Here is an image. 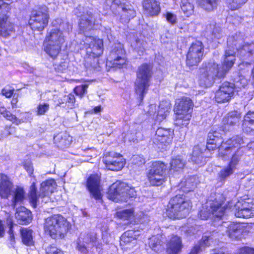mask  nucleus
<instances>
[{
  "mask_svg": "<svg viewBox=\"0 0 254 254\" xmlns=\"http://www.w3.org/2000/svg\"><path fill=\"white\" fill-rule=\"evenodd\" d=\"M13 91V88L5 87L2 90L1 93L2 94L5 96L6 98H10L12 95Z\"/></svg>",
  "mask_w": 254,
  "mask_h": 254,
  "instance_id": "13d9d810",
  "label": "nucleus"
},
{
  "mask_svg": "<svg viewBox=\"0 0 254 254\" xmlns=\"http://www.w3.org/2000/svg\"><path fill=\"white\" fill-rule=\"evenodd\" d=\"M245 143L246 141L242 137L238 135L233 136L220 145L219 156L224 160L231 157V161L228 165L235 169L240 158L236 150Z\"/></svg>",
  "mask_w": 254,
  "mask_h": 254,
  "instance_id": "f03ea898",
  "label": "nucleus"
},
{
  "mask_svg": "<svg viewBox=\"0 0 254 254\" xmlns=\"http://www.w3.org/2000/svg\"><path fill=\"white\" fill-rule=\"evenodd\" d=\"M234 85L228 82L223 83L215 93V101L218 103L229 101L234 95Z\"/></svg>",
  "mask_w": 254,
  "mask_h": 254,
  "instance_id": "412c9836",
  "label": "nucleus"
},
{
  "mask_svg": "<svg viewBox=\"0 0 254 254\" xmlns=\"http://www.w3.org/2000/svg\"><path fill=\"white\" fill-rule=\"evenodd\" d=\"M235 170V169L228 165L219 172L218 174L219 179L221 181L225 180L234 173Z\"/></svg>",
  "mask_w": 254,
  "mask_h": 254,
  "instance_id": "a18cd8bd",
  "label": "nucleus"
},
{
  "mask_svg": "<svg viewBox=\"0 0 254 254\" xmlns=\"http://www.w3.org/2000/svg\"><path fill=\"white\" fill-rule=\"evenodd\" d=\"M13 192L14 195L12 199V207L14 208L17 203L21 202L23 200L24 192L23 189L18 188Z\"/></svg>",
  "mask_w": 254,
  "mask_h": 254,
  "instance_id": "c03bdc74",
  "label": "nucleus"
},
{
  "mask_svg": "<svg viewBox=\"0 0 254 254\" xmlns=\"http://www.w3.org/2000/svg\"><path fill=\"white\" fill-rule=\"evenodd\" d=\"M133 163L136 166H141L145 163V159L139 155L134 156L132 158Z\"/></svg>",
  "mask_w": 254,
  "mask_h": 254,
  "instance_id": "5fc2aeb1",
  "label": "nucleus"
},
{
  "mask_svg": "<svg viewBox=\"0 0 254 254\" xmlns=\"http://www.w3.org/2000/svg\"><path fill=\"white\" fill-rule=\"evenodd\" d=\"M223 200L218 202L217 199L213 202L203 206L199 211L198 215L202 220H206L211 216L221 218L224 214L225 211L228 209L223 206Z\"/></svg>",
  "mask_w": 254,
  "mask_h": 254,
  "instance_id": "f8f14e48",
  "label": "nucleus"
},
{
  "mask_svg": "<svg viewBox=\"0 0 254 254\" xmlns=\"http://www.w3.org/2000/svg\"><path fill=\"white\" fill-rule=\"evenodd\" d=\"M126 62V52L123 45L120 43L115 44L107 59V64H111L115 67L121 68Z\"/></svg>",
  "mask_w": 254,
  "mask_h": 254,
  "instance_id": "2eb2a0df",
  "label": "nucleus"
},
{
  "mask_svg": "<svg viewBox=\"0 0 254 254\" xmlns=\"http://www.w3.org/2000/svg\"><path fill=\"white\" fill-rule=\"evenodd\" d=\"M88 87V84H87L77 86L74 88V92L76 95L82 97L86 93V90Z\"/></svg>",
  "mask_w": 254,
  "mask_h": 254,
  "instance_id": "8fccbe9b",
  "label": "nucleus"
},
{
  "mask_svg": "<svg viewBox=\"0 0 254 254\" xmlns=\"http://www.w3.org/2000/svg\"><path fill=\"white\" fill-rule=\"evenodd\" d=\"M199 5L206 11H211L216 6V0H198Z\"/></svg>",
  "mask_w": 254,
  "mask_h": 254,
  "instance_id": "37998d69",
  "label": "nucleus"
},
{
  "mask_svg": "<svg viewBox=\"0 0 254 254\" xmlns=\"http://www.w3.org/2000/svg\"><path fill=\"white\" fill-rule=\"evenodd\" d=\"M191 207L190 200L183 195H177L169 201L165 215L172 219H182L187 216Z\"/></svg>",
  "mask_w": 254,
  "mask_h": 254,
  "instance_id": "7ed1b4c3",
  "label": "nucleus"
},
{
  "mask_svg": "<svg viewBox=\"0 0 254 254\" xmlns=\"http://www.w3.org/2000/svg\"><path fill=\"white\" fill-rule=\"evenodd\" d=\"M165 17L167 22L171 24H174L177 23V16L173 13L167 12L165 14Z\"/></svg>",
  "mask_w": 254,
  "mask_h": 254,
  "instance_id": "603ef678",
  "label": "nucleus"
},
{
  "mask_svg": "<svg viewBox=\"0 0 254 254\" xmlns=\"http://www.w3.org/2000/svg\"><path fill=\"white\" fill-rule=\"evenodd\" d=\"M212 240V238L210 236L204 235L202 237L201 241V245L202 246V245L204 246H209L211 244V241Z\"/></svg>",
  "mask_w": 254,
  "mask_h": 254,
  "instance_id": "bf43d9fd",
  "label": "nucleus"
},
{
  "mask_svg": "<svg viewBox=\"0 0 254 254\" xmlns=\"http://www.w3.org/2000/svg\"><path fill=\"white\" fill-rule=\"evenodd\" d=\"M166 165L162 161H154L146 169V177L148 183L153 186H159L166 181Z\"/></svg>",
  "mask_w": 254,
  "mask_h": 254,
  "instance_id": "6e6552de",
  "label": "nucleus"
},
{
  "mask_svg": "<svg viewBox=\"0 0 254 254\" xmlns=\"http://www.w3.org/2000/svg\"><path fill=\"white\" fill-rule=\"evenodd\" d=\"M242 128L246 133H252L254 132V112H249L244 117Z\"/></svg>",
  "mask_w": 254,
  "mask_h": 254,
  "instance_id": "72a5a7b5",
  "label": "nucleus"
},
{
  "mask_svg": "<svg viewBox=\"0 0 254 254\" xmlns=\"http://www.w3.org/2000/svg\"><path fill=\"white\" fill-rule=\"evenodd\" d=\"M151 75V68L149 65L145 64L138 67L135 82V93L139 99L138 105L141 104L148 91Z\"/></svg>",
  "mask_w": 254,
  "mask_h": 254,
  "instance_id": "0eeeda50",
  "label": "nucleus"
},
{
  "mask_svg": "<svg viewBox=\"0 0 254 254\" xmlns=\"http://www.w3.org/2000/svg\"><path fill=\"white\" fill-rule=\"evenodd\" d=\"M142 4L144 13L148 16H156L160 12V3L156 0H143Z\"/></svg>",
  "mask_w": 254,
  "mask_h": 254,
  "instance_id": "bb28decb",
  "label": "nucleus"
},
{
  "mask_svg": "<svg viewBox=\"0 0 254 254\" xmlns=\"http://www.w3.org/2000/svg\"><path fill=\"white\" fill-rule=\"evenodd\" d=\"M49 110V104L46 103L39 104L36 108V114L38 116L44 115Z\"/></svg>",
  "mask_w": 254,
  "mask_h": 254,
  "instance_id": "09e8293b",
  "label": "nucleus"
},
{
  "mask_svg": "<svg viewBox=\"0 0 254 254\" xmlns=\"http://www.w3.org/2000/svg\"><path fill=\"white\" fill-rule=\"evenodd\" d=\"M75 14L80 17L79 26L81 31L83 32L87 31L92 29L93 22V17L91 12L84 11V8L79 6L74 10Z\"/></svg>",
  "mask_w": 254,
  "mask_h": 254,
  "instance_id": "aec40b11",
  "label": "nucleus"
},
{
  "mask_svg": "<svg viewBox=\"0 0 254 254\" xmlns=\"http://www.w3.org/2000/svg\"><path fill=\"white\" fill-rule=\"evenodd\" d=\"M127 15L128 19L133 17L135 15V12L134 10L129 9L127 12Z\"/></svg>",
  "mask_w": 254,
  "mask_h": 254,
  "instance_id": "338daca9",
  "label": "nucleus"
},
{
  "mask_svg": "<svg viewBox=\"0 0 254 254\" xmlns=\"http://www.w3.org/2000/svg\"><path fill=\"white\" fill-rule=\"evenodd\" d=\"M243 39L240 34L229 36L227 40L228 49L226 50L223 66L220 69L218 65L214 62H210L200 69L198 83L202 87H209L212 85L216 77H222L233 65L235 60L236 52L234 46L238 52L237 56H240L244 61L239 66L244 64H250L254 60V44L241 45Z\"/></svg>",
  "mask_w": 254,
  "mask_h": 254,
  "instance_id": "f257e3e1",
  "label": "nucleus"
},
{
  "mask_svg": "<svg viewBox=\"0 0 254 254\" xmlns=\"http://www.w3.org/2000/svg\"><path fill=\"white\" fill-rule=\"evenodd\" d=\"M47 254H64L63 252L56 247L50 246L46 250Z\"/></svg>",
  "mask_w": 254,
  "mask_h": 254,
  "instance_id": "864d4df0",
  "label": "nucleus"
},
{
  "mask_svg": "<svg viewBox=\"0 0 254 254\" xmlns=\"http://www.w3.org/2000/svg\"><path fill=\"white\" fill-rule=\"evenodd\" d=\"M131 46L135 50L139 55L142 54L144 51L143 42L137 37L133 36L130 39Z\"/></svg>",
  "mask_w": 254,
  "mask_h": 254,
  "instance_id": "79ce46f5",
  "label": "nucleus"
},
{
  "mask_svg": "<svg viewBox=\"0 0 254 254\" xmlns=\"http://www.w3.org/2000/svg\"><path fill=\"white\" fill-rule=\"evenodd\" d=\"M117 218L124 220H131L134 217V210L132 208L118 211L116 213Z\"/></svg>",
  "mask_w": 254,
  "mask_h": 254,
  "instance_id": "ea45409f",
  "label": "nucleus"
},
{
  "mask_svg": "<svg viewBox=\"0 0 254 254\" xmlns=\"http://www.w3.org/2000/svg\"><path fill=\"white\" fill-rule=\"evenodd\" d=\"M67 63L66 62H62L60 64H56L54 65L55 69L61 72H64L67 68Z\"/></svg>",
  "mask_w": 254,
  "mask_h": 254,
  "instance_id": "4d7b16f0",
  "label": "nucleus"
},
{
  "mask_svg": "<svg viewBox=\"0 0 254 254\" xmlns=\"http://www.w3.org/2000/svg\"><path fill=\"white\" fill-rule=\"evenodd\" d=\"M240 81H237L236 83V86H242V87H245L246 85H247L248 82L246 79H245L244 77L241 78Z\"/></svg>",
  "mask_w": 254,
  "mask_h": 254,
  "instance_id": "0e129e2a",
  "label": "nucleus"
},
{
  "mask_svg": "<svg viewBox=\"0 0 254 254\" xmlns=\"http://www.w3.org/2000/svg\"><path fill=\"white\" fill-rule=\"evenodd\" d=\"M241 253H246V254L252 253L253 254H254V249H250L249 248H244L241 250Z\"/></svg>",
  "mask_w": 254,
  "mask_h": 254,
  "instance_id": "69168bd1",
  "label": "nucleus"
},
{
  "mask_svg": "<svg viewBox=\"0 0 254 254\" xmlns=\"http://www.w3.org/2000/svg\"><path fill=\"white\" fill-rule=\"evenodd\" d=\"M21 234L23 243L28 246L32 245L34 243L32 231L26 228L21 230Z\"/></svg>",
  "mask_w": 254,
  "mask_h": 254,
  "instance_id": "58836bf2",
  "label": "nucleus"
},
{
  "mask_svg": "<svg viewBox=\"0 0 254 254\" xmlns=\"http://www.w3.org/2000/svg\"><path fill=\"white\" fill-rule=\"evenodd\" d=\"M64 100L66 101V105L68 108L72 109L74 107L75 97L73 94H69L64 97Z\"/></svg>",
  "mask_w": 254,
  "mask_h": 254,
  "instance_id": "3c124183",
  "label": "nucleus"
},
{
  "mask_svg": "<svg viewBox=\"0 0 254 254\" xmlns=\"http://www.w3.org/2000/svg\"><path fill=\"white\" fill-rule=\"evenodd\" d=\"M7 224L9 226L8 234L9 235V238L11 241L14 240V236L13 233L12 227H13V221L12 218L9 216L7 219Z\"/></svg>",
  "mask_w": 254,
  "mask_h": 254,
  "instance_id": "6e6d98bb",
  "label": "nucleus"
},
{
  "mask_svg": "<svg viewBox=\"0 0 254 254\" xmlns=\"http://www.w3.org/2000/svg\"><path fill=\"white\" fill-rule=\"evenodd\" d=\"M76 249L83 254H87L93 247L99 248L100 244L97 240L94 233H82L76 242Z\"/></svg>",
  "mask_w": 254,
  "mask_h": 254,
  "instance_id": "4468645a",
  "label": "nucleus"
},
{
  "mask_svg": "<svg viewBox=\"0 0 254 254\" xmlns=\"http://www.w3.org/2000/svg\"><path fill=\"white\" fill-rule=\"evenodd\" d=\"M84 45L86 47V53L89 55L87 59V63L91 62L93 58V64L91 65L92 68H97L98 66V60L96 57H98L103 53V41L96 37L85 36L83 41Z\"/></svg>",
  "mask_w": 254,
  "mask_h": 254,
  "instance_id": "9d476101",
  "label": "nucleus"
},
{
  "mask_svg": "<svg viewBox=\"0 0 254 254\" xmlns=\"http://www.w3.org/2000/svg\"><path fill=\"white\" fill-rule=\"evenodd\" d=\"M23 166L26 171L31 175L33 174V168L30 162L26 163L23 165Z\"/></svg>",
  "mask_w": 254,
  "mask_h": 254,
  "instance_id": "680f3d73",
  "label": "nucleus"
},
{
  "mask_svg": "<svg viewBox=\"0 0 254 254\" xmlns=\"http://www.w3.org/2000/svg\"><path fill=\"white\" fill-rule=\"evenodd\" d=\"M183 248L181 239L175 235L171 237L167 244V253L168 254H178Z\"/></svg>",
  "mask_w": 254,
  "mask_h": 254,
  "instance_id": "c756f323",
  "label": "nucleus"
},
{
  "mask_svg": "<svg viewBox=\"0 0 254 254\" xmlns=\"http://www.w3.org/2000/svg\"><path fill=\"white\" fill-rule=\"evenodd\" d=\"M202 159L201 149L199 145L195 146L193 148L191 156L192 161L195 163L201 165Z\"/></svg>",
  "mask_w": 254,
  "mask_h": 254,
  "instance_id": "49530a36",
  "label": "nucleus"
},
{
  "mask_svg": "<svg viewBox=\"0 0 254 254\" xmlns=\"http://www.w3.org/2000/svg\"><path fill=\"white\" fill-rule=\"evenodd\" d=\"M62 45L44 41V52L52 59H55L61 51Z\"/></svg>",
  "mask_w": 254,
  "mask_h": 254,
  "instance_id": "473e14b6",
  "label": "nucleus"
},
{
  "mask_svg": "<svg viewBox=\"0 0 254 254\" xmlns=\"http://www.w3.org/2000/svg\"><path fill=\"white\" fill-rule=\"evenodd\" d=\"M193 104L187 97H183L176 101L174 112L176 115L175 125L180 127H186L191 117Z\"/></svg>",
  "mask_w": 254,
  "mask_h": 254,
  "instance_id": "423d86ee",
  "label": "nucleus"
},
{
  "mask_svg": "<svg viewBox=\"0 0 254 254\" xmlns=\"http://www.w3.org/2000/svg\"><path fill=\"white\" fill-rule=\"evenodd\" d=\"M69 228V223L60 215H54L45 220L44 230L52 238H64Z\"/></svg>",
  "mask_w": 254,
  "mask_h": 254,
  "instance_id": "20e7f679",
  "label": "nucleus"
},
{
  "mask_svg": "<svg viewBox=\"0 0 254 254\" xmlns=\"http://www.w3.org/2000/svg\"><path fill=\"white\" fill-rule=\"evenodd\" d=\"M161 238V235H157L153 236L148 239V245L150 249L155 252L161 251L163 250V247L162 245Z\"/></svg>",
  "mask_w": 254,
  "mask_h": 254,
  "instance_id": "e433bc0d",
  "label": "nucleus"
},
{
  "mask_svg": "<svg viewBox=\"0 0 254 254\" xmlns=\"http://www.w3.org/2000/svg\"><path fill=\"white\" fill-rule=\"evenodd\" d=\"M100 181V177L96 174L91 175L87 181V187L91 195L97 200L102 198Z\"/></svg>",
  "mask_w": 254,
  "mask_h": 254,
  "instance_id": "393cba45",
  "label": "nucleus"
},
{
  "mask_svg": "<svg viewBox=\"0 0 254 254\" xmlns=\"http://www.w3.org/2000/svg\"><path fill=\"white\" fill-rule=\"evenodd\" d=\"M171 110V106L169 102L167 101H162L156 113V106L155 105H151L149 106L148 110V114L153 116V118L158 122H161L164 120L169 115Z\"/></svg>",
  "mask_w": 254,
  "mask_h": 254,
  "instance_id": "4be33fe9",
  "label": "nucleus"
},
{
  "mask_svg": "<svg viewBox=\"0 0 254 254\" xmlns=\"http://www.w3.org/2000/svg\"><path fill=\"white\" fill-rule=\"evenodd\" d=\"M241 117L240 114L237 111L229 113L223 120V126L221 127L222 131L225 133L231 129V127L239 122Z\"/></svg>",
  "mask_w": 254,
  "mask_h": 254,
  "instance_id": "c85d7f7f",
  "label": "nucleus"
},
{
  "mask_svg": "<svg viewBox=\"0 0 254 254\" xmlns=\"http://www.w3.org/2000/svg\"><path fill=\"white\" fill-rule=\"evenodd\" d=\"M49 19L48 8L43 6L34 12L29 20L33 30L41 31L47 26Z\"/></svg>",
  "mask_w": 254,
  "mask_h": 254,
  "instance_id": "ddd939ff",
  "label": "nucleus"
},
{
  "mask_svg": "<svg viewBox=\"0 0 254 254\" xmlns=\"http://www.w3.org/2000/svg\"><path fill=\"white\" fill-rule=\"evenodd\" d=\"M136 195V192L127 184L121 181H117L110 187L108 191V197L110 199L119 202L127 201L128 197H133Z\"/></svg>",
  "mask_w": 254,
  "mask_h": 254,
  "instance_id": "1a4fd4ad",
  "label": "nucleus"
},
{
  "mask_svg": "<svg viewBox=\"0 0 254 254\" xmlns=\"http://www.w3.org/2000/svg\"><path fill=\"white\" fill-rule=\"evenodd\" d=\"M196 180L195 177H190L183 180L179 185L180 189L184 192H189L193 190L196 187Z\"/></svg>",
  "mask_w": 254,
  "mask_h": 254,
  "instance_id": "f704fd0d",
  "label": "nucleus"
},
{
  "mask_svg": "<svg viewBox=\"0 0 254 254\" xmlns=\"http://www.w3.org/2000/svg\"><path fill=\"white\" fill-rule=\"evenodd\" d=\"M203 53V46L200 41L193 43L189 48L187 56V64L191 67L195 66L202 60Z\"/></svg>",
  "mask_w": 254,
  "mask_h": 254,
  "instance_id": "f3484780",
  "label": "nucleus"
},
{
  "mask_svg": "<svg viewBox=\"0 0 254 254\" xmlns=\"http://www.w3.org/2000/svg\"><path fill=\"white\" fill-rule=\"evenodd\" d=\"M174 130L171 128L159 127L153 139L154 144H163L167 146L172 142Z\"/></svg>",
  "mask_w": 254,
  "mask_h": 254,
  "instance_id": "5701e85b",
  "label": "nucleus"
},
{
  "mask_svg": "<svg viewBox=\"0 0 254 254\" xmlns=\"http://www.w3.org/2000/svg\"><path fill=\"white\" fill-rule=\"evenodd\" d=\"M0 178V196L2 198H8L12 192L13 184L9 178L4 174H1Z\"/></svg>",
  "mask_w": 254,
  "mask_h": 254,
  "instance_id": "a878e982",
  "label": "nucleus"
},
{
  "mask_svg": "<svg viewBox=\"0 0 254 254\" xmlns=\"http://www.w3.org/2000/svg\"><path fill=\"white\" fill-rule=\"evenodd\" d=\"M232 211L237 217L248 218L254 216V202L248 201H238L232 208Z\"/></svg>",
  "mask_w": 254,
  "mask_h": 254,
  "instance_id": "dca6fc26",
  "label": "nucleus"
},
{
  "mask_svg": "<svg viewBox=\"0 0 254 254\" xmlns=\"http://www.w3.org/2000/svg\"><path fill=\"white\" fill-rule=\"evenodd\" d=\"M102 239L103 241L106 243H109L111 238L110 235L106 232H103V230H102Z\"/></svg>",
  "mask_w": 254,
  "mask_h": 254,
  "instance_id": "e2e57ef3",
  "label": "nucleus"
},
{
  "mask_svg": "<svg viewBox=\"0 0 254 254\" xmlns=\"http://www.w3.org/2000/svg\"><path fill=\"white\" fill-rule=\"evenodd\" d=\"M68 27V24L62 19H55L52 22V28L48 31L44 41L63 45L65 41L64 32Z\"/></svg>",
  "mask_w": 254,
  "mask_h": 254,
  "instance_id": "9b49d317",
  "label": "nucleus"
},
{
  "mask_svg": "<svg viewBox=\"0 0 254 254\" xmlns=\"http://www.w3.org/2000/svg\"><path fill=\"white\" fill-rule=\"evenodd\" d=\"M244 229V226L242 224L230 222L228 225L226 232L230 238L238 239L241 237Z\"/></svg>",
  "mask_w": 254,
  "mask_h": 254,
  "instance_id": "2f4dec72",
  "label": "nucleus"
},
{
  "mask_svg": "<svg viewBox=\"0 0 254 254\" xmlns=\"http://www.w3.org/2000/svg\"><path fill=\"white\" fill-rule=\"evenodd\" d=\"M170 165L171 171L179 172L183 169L185 163L180 156H177L172 160Z\"/></svg>",
  "mask_w": 254,
  "mask_h": 254,
  "instance_id": "a19ab883",
  "label": "nucleus"
},
{
  "mask_svg": "<svg viewBox=\"0 0 254 254\" xmlns=\"http://www.w3.org/2000/svg\"><path fill=\"white\" fill-rule=\"evenodd\" d=\"M103 161L106 168L112 171H120L126 163L125 159L119 153L114 152L106 153Z\"/></svg>",
  "mask_w": 254,
  "mask_h": 254,
  "instance_id": "a211bd4d",
  "label": "nucleus"
},
{
  "mask_svg": "<svg viewBox=\"0 0 254 254\" xmlns=\"http://www.w3.org/2000/svg\"><path fill=\"white\" fill-rule=\"evenodd\" d=\"M35 184L34 182L32 183L30 188L29 194L30 202L33 207H36L38 198L39 197L43 198L42 201L47 202L50 199V195L54 191L57 187V184L54 179L47 180L41 183L38 196Z\"/></svg>",
  "mask_w": 254,
  "mask_h": 254,
  "instance_id": "39448f33",
  "label": "nucleus"
},
{
  "mask_svg": "<svg viewBox=\"0 0 254 254\" xmlns=\"http://www.w3.org/2000/svg\"><path fill=\"white\" fill-rule=\"evenodd\" d=\"M200 248L199 246H195L192 249L190 254H197L198 252L199 251Z\"/></svg>",
  "mask_w": 254,
  "mask_h": 254,
  "instance_id": "774afa93",
  "label": "nucleus"
},
{
  "mask_svg": "<svg viewBox=\"0 0 254 254\" xmlns=\"http://www.w3.org/2000/svg\"><path fill=\"white\" fill-rule=\"evenodd\" d=\"M222 129L220 127L219 129L214 127L211 130L208 134L206 148L209 150H213L219 147L220 143H222L221 135L224 133L222 131Z\"/></svg>",
  "mask_w": 254,
  "mask_h": 254,
  "instance_id": "b1692460",
  "label": "nucleus"
},
{
  "mask_svg": "<svg viewBox=\"0 0 254 254\" xmlns=\"http://www.w3.org/2000/svg\"><path fill=\"white\" fill-rule=\"evenodd\" d=\"M86 151V156H89L90 157H95L97 154L96 153V150L94 148H87L84 150Z\"/></svg>",
  "mask_w": 254,
  "mask_h": 254,
  "instance_id": "052dcab7",
  "label": "nucleus"
},
{
  "mask_svg": "<svg viewBox=\"0 0 254 254\" xmlns=\"http://www.w3.org/2000/svg\"><path fill=\"white\" fill-rule=\"evenodd\" d=\"M181 9L182 12L187 17H190L193 14L194 3L193 0H181Z\"/></svg>",
  "mask_w": 254,
  "mask_h": 254,
  "instance_id": "c9c22d12",
  "label": "nucleus"
},
{
  "mask_svg": "<svg viewBox=\"0 0 254 254\" xmlns=\"http://www.w3.org/2000/svg\"><path fill=\"white\" fill-rule=\"evenodd\" d=\"M138 231L130 230L125 232L121 237L120 245L123 250L127 253L137 247Z\"/></svg>",
  "mask_w": 254,
  "mask_h": 254,
  "instance_id": "6ab92c4d",
  "label": "nucleus"
},
{
  "mask_svg": "<svg viewBox=\"0 0 254 254\" xmlns=\"http://www.w3.org/2000/svg\"><path fill=\"white\" fill-rule=\"evenodd\" d=\"M247 0H227L229 8L232 10H236L241 7Z\"/></svg>",
  "mask_w": 254,
  "mask_h": 254,
  "instance_id": "de8ad7c7",
  "label": "nucleus"
},
{
  "mask_svg": "<svg viewBox=\"0 0 254 254\" xmlns=\"http://www.w3.org/2000/svg\"><path fill=\"white\" fill-rule=\"evenodd\" d=\"M24 115L25 119H23L24 116L21 119H19L16 118V117L14 115L11 114L9 111H6L4 114L2 116L5 118L7 120H9L12 122L13 124H15L16 125H18L21 124L23 122H26L28 120L27 118H30V114L28 113H25L23 114Z\"/></svg>",
  "mask_w": 254,
  "mask_h": 254,
  "instance_id": "4c0bfd02",
  "label": "nucleus"
},
{
  "mask_svg": "<svg viewBox=\"0 0 254 254\" xmlns=\"http://www.w3.org/2000/svg\"><path fill=\"white\" fill-rule=\"evenodd\" d=\"M15 31L13 24L7 21V17L0 13V35L6 37Z\"/></svg>",
  "mask_w": 254,
  "mask_h": 254,
  "instance_id": "cd10ccee",
  "label": "nucleus"
},
{
  "mask_svg": "<svg viewBox=\"0 0 254 254\" xmlns=\"http://www.w3.org/2000/svg\"><path fill=\"white\" fill-rule=\"evenodd\" d=\"M15 218L19 224H29L32 220L31 212L24 207H19L16 209Z\"/></svg>",
  "mask_w": 254,
  "mask_h": 254,
  "instance_id": "7c9ffc66",
  "label": "nucleus"
}]
</instances>
